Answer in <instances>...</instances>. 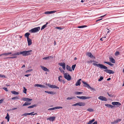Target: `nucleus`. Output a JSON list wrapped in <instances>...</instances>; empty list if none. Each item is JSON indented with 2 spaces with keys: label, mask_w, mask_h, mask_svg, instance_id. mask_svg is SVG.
<instances>
[{
  "label": "nucleus",
  "mask_w": 124,
  "mask_h": 124,
  "mask_svg": "<svg viewBox=\"0 0 124 124\" xmlns=\"http://www.w3.org/2000/svg\"><path fill=\"white\" fill-rule=\"evenodd\" d=\"M95 121L94 119H93L92 120L88 122L87 123V124H91L92 123Z\"/></svg>",
  "instance_id": "obj_26"
},
{
  "label": "nucleus",
  "mask_w": 124,
  "mask_h": 124,
  "mask_svg": "<svg viewBox=\"0 0 124 124\" xmlns=\"http://www.w3.org/2000/svg\"><path fill=\"white\" fill-rule=\"evenodd\" d=\"M27 115H28V113H25L24 114H23L22 115V116H26Z\"/></svg>",
  "instance_id": "obj_43"
},
{
  "label": "nucleus",
  "mask_w": 124,
  "mask_h": 124,
  "mask_svg": "<svg viewBox=\"0 0 124 124\" xmlns=\"http://www.w3.org/2000/svg\"><path fill=\"white\" fill-rule=\"evenodd\" d=\"M32 70V69L29 70H27L26 71V72H31V71Z\"/></svg>",
  "instance_id": "obj_58"
},
{
  "label": "nucleus",
  "mask_w": 124,
  "mask_h": 124,
  "mask_svg": "<svg viewBox=\"0 0 124 124\" xmlns=\"http://www.w3.org/2000/svg\"><path fill=\"white\" fill-rule=\"evenodd\" d=\"M64 77L68 80L70 81L71 80V77L70 75L67 73H65L64 74Z\"/></svg>",
  "instance_id": "obj_4"
},
{
  "label": "nucleus",
  "mask_w": 124,
  "mask_h": 124,
  "mask_svg": "<svg viewBox=\"0 0 124 124\" xmlns=\"http://www.w3.org/2000/svg\"><path fill=\"white\" fill-rule=\"evenodd\" d=\"M34 112H32L30 113H28V115H37V113H35V114H34Z\"/></svg>",
  "instance_id": "obj_27"
},
{
  "label": "nucleus",
  "mask_w": 124,
  "mask_h": 124,
  "mask_svg": "<svg viewBox=\"0 0 124 124\" xmlns=\"http://www.w3.org/2000/svg\"><path fill=\"white\" fill-rule=\"evenodd\" d=\"M50 58H53V56H51L44 57L43 58V59L44 60H48Z\"/></svg>",
  "instance_id": "obj_16"
},
{
  "label": "nucleus",
  "mask_w": 124,
  "mask_h": 124,
  "mask_svg": "<svg viewBox=\"0 0 124 124\" xmlns=\"http://www.w3.org/2000/svg\"><path fill=\"white\" fill-rule=\"evenodd\" d=\"M46 85H48V86L49 87L52 88H56V89H59V87H58L55 85H51L49 84H47V83H46Z\"/></svg>",
  "instance_id": "obj_6"
},
{
  "label": "nucleus",
  "mask_w": 124,
  "mask_h": 124,
  "mask_svg": "<svg viewBox=\"0 0 124 124\" xmlns=\"http://www.w3.org/2000/svg\"><path fill=\"white\" fill-rule=\"evenodd\" d=\"M89 89H91V90H93L94 91H95V90L94 88L91 87H90V88Z\"/></svg>",
  "instance_id": "obj_56"
},
{
  "label": "nucleus",
  "mask_w": 124,
  "mask_h": 124,
  "mask_svg": "<svg viewBox=\"0 0 124 124\" xmlns=\"http://www.w3.org/2000/svg\"><path fill=\"white\" fill-rule=\"evenodd\" d=\"M107 93L108 94V95L109 96V97H112V95L111 94H109V93Z\"/></svg>",
  "instance_id": "obj_62"
},
{
  "label": "nucleus",
  "mask_w": 124,
  "mask_h": 124,
  "mask_svg": "<svg viewBox=\"0 0 124 124\" xmlns=\"http://www.w3.org/2000/svg\"><path fill=\"white\" fill-rule=\"evenodd\" d=\"M30 35V33H26L25 34L24 36H25L26 37L27 39H28L29 38V36Z\"/></svg>",
  "instance_id": "obj_24"
},
{
  "label": "nucleus",
  "mask_w": 124,
  "mask_h": 124,
  "mask_svg": "<svg viewBox=\"0 0 124 124\" xmlns=\"http://www.w3.org/2000/svg\"><path fill=\"white\" fill-rule=\"evenodd\" d=\"M121 121V119H117V120L114 121L113 122H111V124H116L118 122H120Z\"/></svg>",
  "instance_id": "obj_10"
},
{
  "label": "nucleus",
  "mask_w": 124,
  "mask_h": 124,
  "mask_svg": "<svg viewBox=\"0 0 124 124\" xmlns=\"http://www.w3.org/2000/svg\"><path fill=\"white\" fill-rule=\"evenodd\" d=\"M3 100L1 99L0 100V104L1 103L3 102Z\"/></svg>",
  "instance_id": "obj_63"
},
{
  "label": "nucleus",
  "mask_w": 124,
  "mask_h": 124,
  "mask_svg": "<svg viewBox=\"0 0 124 124\" xmlns=\"http://www.w3.org/2000/svg\"><path fill=\"white\" fill-rule=\"evenodd\" d=\"M31 75L30 74H27L25 75L24 76L27 77H28L29 76H30Z\"/></svg>",
  "instance_id": "obj_61"
},
{
  "label": "nucleus",
  "mask_w": 124,
  "mask_h": 124,
  "mask_svg": "<svg viewBox=\"0 0 124 124\" xmlns=\"http://www.w3.org/2000/svg\"><path fill=\"white\" fill-rule=\"evenodd\" d=\"M93 65L94 66H96L100 68L101 69H105V70H104V71L109 74H113L114 73V72L112 70H108V67L100 63L97 64L96 63H93Z\"/></svg>",
  "instance_id": "obj_1"
},
{
  "label": "nucleus",
  "mask_w": 124,
  "mask_h": 124,
  "mask_svg": "<svg viewBox=\"0 0 124 124\" xmlns=\"http://www.w3.org/2000/svg\"><path fill=\"white\" fill-rule=\"evenodd\" d=\"M28 102H25V103H24L23 104V106H24L28 105Z\"/></svg>",
  "instance_id": "obj_44"
},
{
  "label": "nucleus",
  "mask_w": 124,
  "mask_h": 124,
  "mask_svg": "<svg viewBox=\"0 0 124 124\" xmlns=\"http://www.w3.org/2000/svg\"><path fill=\"white\" fill-rule=\"evenodd\" d=\"M48 24V23L47 22H46V24L42 26L41 28V30H42L44 29L45 28H46V27L47 25Z\"/></svg>",
  "instance_id": "obj_21"
},
{
  "label": "nucleus",
  "mask_w": 124,
  "mask_h": 124,
  "mask_svg": "<svg viewBox=\"0 0 124 124\" xmlns=\"http://www.w3.org/2000/svg\"><path fill=\"white\" fill-rule=\"evenodd\" d=\"M85 86L86 87H87L89 88H90V85L87 83L86 84V85Z\"/></svg>",
  "instance_id": "obj_42"
},
{
  "label": "nucleus",
  "mask_w": 124,
  "mask_h": 124,
  "mask_svg": "<svg viewBox=\"0 0 124 124\" xmlns=\"http://www.w3.org/2000/svg\"><path fill=\"white\" fill-rule=\"evenodd\" d=\"M103 77L102 76H101L100 77V78L98 79V81H100L103 80Z\"/></svg>",
  "instance_id": "obj_39"
},
{
  "label": "nucleus",
  "mask_w": 124,
  "mask_h": 124,
  "mask_svg": "<svg viewBox=\"0 0 124 124\" xmlns=\"http://www.w3.org/2000/svg\"><path fill=\"white\" fill-rule=\"evenodd\" d=\"M62 107H55L49 108L48 109V110H53L55 109H57L59 108H62Z\"/></svg>",
  "instance_id": "obj_11"
},
{
  "label": "nucleus",
  "mask_w": 124,
  "mask_h": 124,
  "mask_svg": "<svg viewBox=\"0 0 124 124\" xmlns=\"http://www.w3.org/2000/svg\"><path fill=\"white\" fill-rule=\"evenodd\" d=\"M59 69L61 71V72H64V71L61 68H59Z\"/></svg>",
  "instance_id": "obj_47"
},
{
  "label": "nucleus",
  "mask_w": 124,
  "mask_h": 124,
  "mask_svg": "<svg viewBox=\"0 0 124 124\" xmlns=\"http://www.w3.org/2000/svg\"><path fill=\"white\" fill-rule=\"evenodd\" d=\"M106 38V37H104L103 38H101L100 39V40H101L102 41L104 40H105V39H104V38Z\"/></svg>",
  "instance_id": "obj_52"
},
{
  "label": "nucleus",
  "mask_w": 124,
  "mask_h": 124,
  "mask_svg": "<svg viewBox=\"0 0 124 124\" xmlns=\"http://www.w3.org/2000/svg\"><path fill=\"white\" fill-rule=\"evenodd\" d=\"M40 85V84H35L34 85V86L35 87H39Z\"/></svg>",
  "instance_id": "obj_53"
},
{
  "label": "nucleus",
  "mask_w": 124,
  "mask_h": 124,
  "mask_svg": "<svg viewBox=\"0 0 124 124\" xmlns=\"http://www.w3.org/2000/svg\"><path fill=\"white\" fill-rule=\"evenodd\" d=\"M79 103V106H84L85 105V103L84 102H80Z\"/></svg>",
  "instance_id": "obj_19"
},
{
  "label": "nucleus",
  "mask_w": 124,
  "mask_h": 124,
  "mask_svg": "<svg viewBox=\"0 0 124 124\" xmlns=\"http://www.w3.org/2000/svg\"><path fill=\"white\" fill-rule=\"evenodd\" d=\"M32 51V50H30L27 51H23L20 52V54H22L23 56H25L31 55L30 52Z\"/></svg>",
  "instance_id": "obj_2"
},
{
  "label": "nucleus",
  "mask_w": 124,
  "mask_h": 124,
  "mask_svg": "<svg viewBox=\"0 0 124 124\" xmlns=\"http://www.w3.org/2000/svg\"><path fill=\"white\" fill-rule=\"evenodd\" d=\"M55 118V117H52L48 118L47 120H48L50 121H53L54 120Z\"/></svg>",
  "instance_id": "obj_12"
},
{
  "label": "nucleus",
  "mask_w": 124,
  "mask_h": 124,
  "mask_svg": "<svg viewBox=\"0 0 124 124\" xmlns=\"http://www.w3.org/2000/svg\"><path fill=\"white\" fill-rule=\"evenodd\" d=\"M17 57L16 56H12V57H7V58H6V59H8V58H9V59H14V58H16Z\"/></svg>",
  "instance_id": "obj_31"
},
{
  "label": "nucleus",
  "mask_w": 124,
  "mask_h": 124,
  "mask_svg": "<svg viewBox=\"0 0 124 124\" xmlns=\"http://www.w3.org/2000/svg\"><path fill=\"white\" fill-rule=\"evenodd\" d=\"M98 99L102 101H107V99L105 97L103 96H100L98 98Z\"/></svg>",
  "instance_id": "obj_7"
},
{
  "label": "nucleus",
  "mask_w": 124,
  "mask_h": 124,
  "mask_svg": "<svg viewBox=\"0 0 124 124\" xmlns=\"http://www.w3.org/2000/svg\"><path fill=\"white\" fill-rule=\"evenodd\" d=\"M76 66V65L74 64V65H73L72 66V68L73 70H74Z\"/></svg>",
  "instance_id": "obj_38"
},
{
  "label": "nucleus",
  "mask_w": 124,
  "mask_h": 124,
  "mask_svg": "<svg viewBox=\"0 0 124 124\" xmlns=\"http://www.w3.org/2000/svg\"><path fill=\"white\" fill-rule=\"evenodd\" d=\"M32 100V99L27 98V101H31Z\"/></svg>",
  "instance_id": "obj_59"
},
{
  "label": "nucleus",
  "mask_w": 124,
  "mask_h": 124,
  "mask_svg": "<svg viewBox=\"0 0 124 124\" xmlns=\"http://www.w3.org/2000/svg\"><path fill=\"white\" fill-rule=\"evenodd\" d=\"M87 55H88V56L90 57L91 58H92L93 59H95V57L94 56H93L92 55V53H91L87 52L86 54Z\"/></svg>",
  "instance_id": "obj_9"
},
{
  "label": "nucleus",
  "mask_w": 124,
  "mask_h": 124,
  "mask_svg": "<svg viewBox=\"0 0 124 124\" xmlns=\"http://www.w3.org/2000/svg\"><path fill=\"white\" fill-rule=\"evenodd\" d=\"M0 77L5 78L6 77L4 75L0 74Z\"/></svg>",
  "instance_id": "obj_45"
},
{
  "label": "nucleus",
  "mask_w": 124,
  "mask_h": 124,
  "mask_svg": "<svg viewBox=\"0 0 124 124\" xmlns=\"http://www.w3.org/2000/svg\"><path fill=\"white\" fill-rule=\"evenodd\" d=\"M119 54V53L118 51H116L115 53V54L116 56H118Z\"/></svg>",
  "instance_id": "obj_41"
},
{
  "label": "nucleus",
  "mask_w": 124,
  "mask_h": 124,
  "mask_svg": "<svg viewBox=\"0 0 124 124\" xmlns=\"http://www.w3.org/2000/svg\"><path fill=\"white\" fill-rule=\"evenodd\" d=\"M77 97L78 98L82 100H85L87 99H89L91 98V97L83 96H77Z\"/></svg>",
  "instance_id": "obj_5"
},
{
  "label": "nucleus",
  "mask_w": 124,
  "mask_h": 124,
  "mask_svg": "<svg viewBox=\"0 0 124 124\" xmlns=\"http://www.w3.org/2000/svg\"><path fill=\"white\" fill-rule=\"evenodd\" d=\"M73 97H68L67 98V100H71V99H73Z\"/></svg>",
  "instance_id": "obj_51"
},
{
  "label": "nucleus",
  "mask_w": 124,
  "mask_h": 124,
  "mask_svg": "<svg viewBox=\"0 0 124 124\" xmlns=\"http://www.w3.org/2000/svg\"><path fill=\"white\" fill-rule=\"evenodd\" d=\"M112 104L113 105L120 106L121 105V104L120 103L117 102H112Z\"/></svg>",
  "instance_id": "obj_13"
},
{
  "label": "nucleus",
  "mask_w": 124,
  "mask_h": 124,
  "mask_svg": "<svg viewBox=\"0 0 124 124\" xmlns=\"http://www.w3.org/2000/svg\"><path fill=\"white\" fill-rule=\"evenodd\" d=\"M55 28L60 30H62L63 29V28H61L60 27H56Z\"/></svg>",
  "instance_id": "obj_48"
},
{
  "label": "nucleus",
  "mask_w": 124,
  "mask_h": 124,
  "mask_svg": "<svg viewBox=\"0 0 124 124\" xmlns=\"http://www.w3.org/2000/svg\"><path fill=\"white\" fill-rule=\"evenodd\" d=\"M11 92L12 93L15 95H18L19 94L18 92H16L15 91H12Z\"/></svg>",
  "instance_id": "obj_23"
},
{
  "label": "nucleus",
  "mask_w": 124,
  "mask_h": 124,
  "mask_svg": "<svg viewBox=\"0 0 124 124\" xmlns=\"http://www.w3.org/2000/svg\"><path fill=\"white\" fill-rule=\"evenodd\" d=\"M45 93L52 94H55L56 93L54 92H51V91H45Z\"/></svg>",
  "instance_id": "obj_18"
},
{
  "label": "nucleus",
  "mask_w": 124,
  "mask_h": 124,
  "mask_svg": "<svg viewBox=\"0 0 124 124\" xmlns=\"http://www.w3.org/2000/svg\"><path fill=\"white\" fill-rule=\"evenodd\" d=\"M40 67L43 70L46 71H49V70L47 68L41 65L40 66Z\"/></svg>",
  "instance_id": "obj_14"
},
{
  "label": "nucleus",
  "mask_w": 124,
  "mask_h": 124,
  "mask_svg": "<svg viewBox=\"0 0 124 124\" xmlns=\"http://www.w3.org/2000/svg\"><path fill=\"white\" fill-rule=\"evenodd\" d=\"M87 111H89L90 112H92L93 111V109L90 108H88L87 109Z\"/></svg>",
  "instance_id": "obj_32"
},
{
  "label": "nucleus",
  "mask_w": 124,
  "mask_h": 124,
  "mask_svg": "<svg viewBox=\"0 0 124 124\" xmlns=\"http://www.w3.org/2000/svg\"><path fill=\"white\" fill-rule=\"evenodd\" d=\"M19 54H20V52L19 53V52H17L16 53L12 54V55H11L14 56L18 55Z\"/></svg>",
  "instance_id": "obj_22"
},
{
  "label": "nucleus",
  "mask_w": 124,
  "mask_h": 124,
  "mask_svg": "<svg viewBox=\"0 0 124 124\" xmlns=\"http://www.w3.org/2000/svg\"><path fill=\"white\" fill-rule=\"evenodd\" d=\"M27 39L28 45L30 46L31 45L32 43V40L30 38H28V39Z\"/></svg>",
  "instance_id": "obj_15"
},
{
  "label": "nucleus",
  "mask_w": 124,
  "mask_h": 124,
  "mask_svg": "<svg viewBox=\"0 0 124 124\" xmlns=\"http://www.w3.org/2000/svg\"><path fill=\"white\" fill-rule=\"evenodd\" d=\"M40 27H38L32 29L29 31L31 33L37 32H38L40 30Z\"/></svg>",
  "instance_id": "obj_3"
},
{
  "label": "nucleus",
  "mask_w": 124,
  "mask_h": 124,
  "mask_svg": "<svg viewBox=\"0 0 124 124\" xmlns=\"http://www.w3.org/2000/svg\"><path fill=\"white\" fill-rule=\"evenodd\" d=\"M5 56H7L8 55L10 54H12V53L11 52H10L8 53H5Z\"/></svg>",
  "instance_id": "obj_46"
},
{
  "label": "nucleus",
  "mask_w": 124,
  "mask_h": 124,
  "mask_svg": "<svg viewBox=\"0 0 124 124\" xmlns=\"http://www.w3.org/2000/svg\"><path fill=\"white\" fill-rule=\"evenodd\" d=\"M56 11L54 10L51 11H47L45 12L44 14H50L55 13L56 12Z\"/></svg>",
  "instance_id": "obj_8"
},
{
  "label": "nucleus",
  "mask_w": 124,
  "mask_h": 124,
  "mask_svg": "<svg viewBox=\"0 0 124 124\" xmlns=\"http://www.w3.org/2000/svg\"><path fill=\"white\" fill-rule=\"evenodd\" d=\"M3 89L6 91H8V90L7 88L6 87H4L3 88Z\"/></svg>",
  "instance_id": "obj_57"
},
{
  "label": "nucleus",
  "mask_w": 124,
  "mask_h": 124,
  "mask_svg": "<svg viewBox=\"0 0 124 124\" xmlns=\"http://www.w3.org/2000/svg\"><path fill=\"white\" fill-rule=\"evenodd\" d=\"M66 68L68 70L70 71H72L71 68L68 65H67L66 66Z\"/></svg>",
  "instance_id": "obj_20"
},
{
  "label": "nucleus",
  "mask_w": 124,
  "mask_h": 124,
  "mask_svg": "<svg viewBox=\"0 0 124 124\" xmlns=\"http://www.w3.org/2000/svg\"><path fill=\"white\" fill-rule=\"evenodd\" d=\"M110 105H111L108 104H105V106H107V107H108V108L110 107Z\"/></svg>",
  "instance_id": "obj_50"
},
{
  "label": "nucleus",
  "mask_w": 124,
  "mask_h": 124,
  "mask_svg": "<svg viewBox=\"0 0 124 124\" xmlns=\"http://www.w3.org/2000/svg\"><path fill=\"white\" fill-rule=\"evenodd\" d=\"M62 68L64 70H65V67H66V64H65L64 65H63L62 66Z\"/></svg>",
  "instance_id": "obj_49"
},
{
  "label": "nucleus",
  "mask_w": 124,
  "mask_h": 124,
  "mask_svg": "<svg viewBox=\"0 0 124 124\" xmlns=\"http://www.w3.org/2000/svg\"><path fill=\"white\" fill-rule=\"evenodd\" d=\"M65 63L64 62H61L58 63V65L61 66H62L63 65H64Z\"/></svg>",
  "instance_id": "obj_36"
},
{
  "label": "nucleus",
  "mask_w": 124,
  "mask_h": 124,
  "mask_svg": "<svg viewBox=\"0 0 124 124\" xmlns=\"http://www.w3.org/2000/svg\"><path fill=\"white\" fill-rule=\"evenodd\" d=\"M109 59L110 61L112 63H115V60L113 58L109 57Z\"/></svg>",
  "instance_id": "obj_17"
},
{
  "label": "nucleus",
  "mask_w": 124,
  "mask_h": 124,
  "mask_svg": "<svg viewBox=\"0 0 124 124\" xmlns=\"http://www.w3.org/2000/svg\"><path fill=\"white\" fill-rule=\"evenodd\" d=\"M36 106V105L34 104L33 105H32V106H29L28 107V108H34V107Z\"/></svg>",
  "instance_id": "obj_29"
},
{
  "label": "nucleus",
  "mask_w": 124,
  "mask_h": 124,
  "mask_svg": "<svg viewBox=\"0 0 124 124\" xmlns=\"http://www.w3.org/2000/svg\"><path fill=\"white\" fill-rule=\"evenodd\" d=\"M11 99L13 100H17L19 99V98L18 97H15L12 98Z\"/></svg>",
  "instance_id": "obj_33"
},
{
  "label": "nucleus",
  "mask_w": 124,
  "mask_h": 124,
  "mask_svg": "<svg viewBox=\"0 0 124 124\" xmlns=\"http://www.w3.org/2000/svg\"><path fill=\"white\" fill-rule=\"evenodd\" d=\"M87 26L86 25H83V26H78L77 27L79 28H83L85 27H87Z\"/></svg>",
  "instance_id": "obj_34"
},
{
  "label": "nucleus",
  "mask_w": 124,
  "mask_h": 124,
  "mask_svg": "<svg viewBox=\"0 0 124 124\" xmlns=\"http://www.w3.org/2000/svg\"><path fill=\"white\" fill-rule=\"evenodd\" d=\"M92 124H97V121H95Z\"/></svg>",
  "instance_id": "obj_64"
},
{
  "label": "nucleus",
  "mask_w": 124,
  "mask_h": 124,
  "mask_svg": "<svg viewBox=\"0 0 124 124\" xmlns=\"http://www.w3.org/2000/svg\"><path fill=\"white\" fill-rule=\"evenodd\" d=\"M83 93L82 92H77L75 93V94L76 95H79Z\"/></svg>",
  "instance_id": "obj_30"
},
{
  "label": "nucleus",
  "mask_w": 124,
  "mask_h": 124,
  "mask_svg": "<svg viewBox=\"0 0 124 124\" xmlns=\"http://www.w3.org/2000/svg\"><path fill=\"white\" fill-rule=\"evenodd\" d=\"M104 63H106L108 65H109L110 64V62H104Z\"/></svg>",
  "instance_id": "obj_54"
},
{
  "label": "nucleus",
  "mask_w": 124,
  "mask_h": 124,
  "mask_svg": "<svg viewBox=\"0 0 124 124\" xmlns=\"http://www.w3.org/2000/svg\"><path fill=\"white\" fill-rule=\"evenodd\" d=\"M5 118L7 120L8 122L9 121V116L8 113H7V116L5 117Z\"/></svg>",
  "instance_id": "obj_25"
},
{
  "label": "nucleus",
  "mask_w": 124,
  "mask_h": 124,
  "mask_svg": "<svg viewBox=\"0 0 124 124\" xmlns=\"http://www.w3.org/2000/svg\"><path fill=\"white\" fill-rule=\"evenodd\" d=\"M23 100L24 101H27V98H23Z\"/></svg>",
  "instance_id": "obj_55"
},
{
  "label": "nucleus",
  "mask_w": 124,
  "mask_h": 124,
  "mask_svg": "<svg viewBox=\"0 0 124 124\" xmlns=\"http://www.w3.org/2000/svg\"><path fill=\"white\" fill-rule=\"evenodd\" d=\"M65 63L64 62H61L58 63V65L61 66H62L63 65H64Z\"/></svg>",
  "instance_id": "obj_35"
},
{
  "label": "nucleus",
  "mask_w": 124,
  "mask_h": 124,
  "mask_svg": "<svg viewBox=\"0 0 124 124\" xmlns=\"http://www.w3.org/2000/svg\"><path fill=\"white\" fill-rule=\"evenodd\" d=\"M2 55H5V53H3L0 54V56H1Z\"/></svg>",
  "instance_id": "obj_60"
},
{
  "label": "nucleus",
  "mask_w": 124,
  "mask_h": 124,
  "mask_svg": "<svg viewBox=\"0 0 124 124\" xmlns=\"http://www.w3.org/2000/svg\"><path fill=\"white\" fill-rule=\"evenodd\" d=\"M72 106H79V103L78 102L76 103L75 104H73L72 105Z\"/></svg>",
  "instance_id": "obj_40"
},
{
  "label": "nucleus",
  "mask_w": 124,
  "mask_h": 124,
  "mask_svg": "<svg viewBox=\"0 0 124 124\" xmlns=\"http://www.w3.org/2000/svg\"><path fill=\"white\" fill-rule=\"evenodd\" d=\"M24 90H23V92L25 94L26 93L27 89H26L25 87H23Z\"/></svg>",
  "instance_id": "obj_37"
},
{
  "label": "nucleus",
  "mask_w": 124,
  "mask_h": 124,
  "mask_svg": "<svg viewBox=\"0 0 124 124\" xmlns=\"http://www.w3.org/2000/svg\"><path fill=\"white\" fill-rule=\"evenodd\" d=\"M81 84V82H79V81H77V82L76 84H75V85L76 86H77L78 85H80Z\"/></svg>",
  "instance_id": "obj_28"
}]
</instances>
